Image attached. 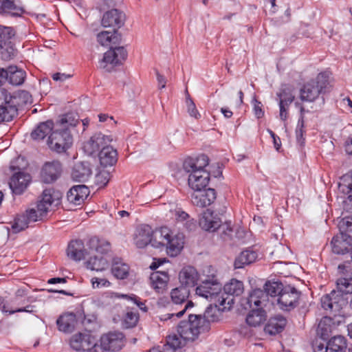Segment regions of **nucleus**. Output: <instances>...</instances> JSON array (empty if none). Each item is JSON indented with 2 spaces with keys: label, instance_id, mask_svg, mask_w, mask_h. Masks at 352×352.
Returning a JSON list of instances; mask_svg holds the SVG:
<instances>
[{
  "label": "nucleus",
  "instance_id": "c03bdc74",
  "mask_svg": "<svg viewBox=\"0 0 352 352\" xmlns=\"http://www.w3.org/2000/svg\"><path fill=\"white\" fill-rule=\"evenodd\" d=\"M85 264L87 269L96 272L104 271L109 265V261L102 256L91 257Z\"/></svg>",
  "mask_w": 352,
  "mask_h": 352
},
{
  "label": "nucleus",
  "instance_id": "b1692460",
  "mask_svg": "<svg viewBox=\"0 0 352 352\" xmlns=\"http://www.w3.org/2000/svg\"><path fill=\"white\" fill-rule=\"evenodd\" d=\"M222 221H199V224L202 230L208 232H212L217 230H221L226 240V237H231L233 230L230 227L229 221H224L223 223H220Z\"/></svg>",
  "mask_w": 352,
  "mask_h": 352
},
{
  "label": "nucleus",
  "instance_id": "49530a36",
  "mask_svg": "<svg viewBox=\"0 0 352 352\" xmlns=\"http://www.w3.org/2000/svg\"><path fill=\"white\" fill-rule=\"evenodd\" d=\"M165 210H168L166 217L172 220H186L189 218L188 213L175 204L165 205Z\"/></svg>",
  "mask_w": 352,
  "mask_h": 352
},
{
  "label": "nucleus",
  "instance_id": "e2e57ef3",
  "mask_svg": "<svg viewBox=\"0 0 352 352\" xmlns=\"http://www.w3.org/2000/svg\"><path fill=\"white\" fill-rule=\"evenodd\" d=\"M92 287L94 289H98L101 287H109L111 283L106 278H100L94 277L91 279Z\"/></svg>",
  "mask_w": 352,
  "mask_h": 352
},
{
  "label": "nucleus",
  "instance_id": "0e129e2a",
  "mask_svg": "<svg viewBox=\"0 0 352 352\" xmlns=\"http://www.w3.org/2000/svg\"><path fill=\"white\" fill-rule=\"evenodd\" d=\"M35 307L34 305H28L24 307L14 308L13 307H10V315L14 314L17 312H27V313H34L35 310L34 309Z\"/></svg>",
  "mask_w": 352,
  "mask_h": 352
},
{
  "label": "nucleus",
  "instance_id": "f3484780",
  "mask_svg": "<svg viewBox=\"0 0 352 352\" xmlns=\"http://www.w3.org/2000/svg\"><path fill=\"white\" fill-rule=\"evenodd\" d=\"M124 335L120 332H110L101 336L100 342L107 351L120 350L124 344Z\"/></svg>",
  "mask_w": 352,
  "mask_h": 352
},
{
  "label": "nucleus",
  "instance_id": "a211bd4d",
  "mask_svg": "<svg viewBox=\"0 0 352 352\" xmlns=\"http://www.w3.org/2000/svg\"><path fill=\"white\" fill-rule=\"evenodd\" d=\"M125 21V14L118 9H111L104 13L102 19V26L111 27L113 30L121 28Z\"/></svg>",
  "mask_w": 352,
  "mask_h": 352
},
{
  "label": "nucleus",
  "instance_id": "bb28decb",
  "mask_svg": "<svg viewBox=\"0 0 352 352\" xmlns=\"http://www.w3.org/2000/svg\"><path fill=\"white\" fill-rule=\"evenodd\" d=\"M92 174L91 164L87 162L76 163L72 170V177L74 180L85 182Z\"/></svg>",
  "mask_w": 352,
  "mask_h": 352
},
{
  "label": "nucleus",
  "instance_id": "2eb2a0df",
  "mask_svg": "<svg viewBox=\"0 0 352 352\" xmlns=\"http://www.w3.org/2000/svg\"><path fill=\"white\" fill-rule=\"evenodd\" d=\"M267 295L261 289L252 290L247 298H243L241 304L245 309H257L266 305Z\"/></svg>",
  "mask_w": 352,
  "mask_h": 352
},
{
  "label": "nucleus",
  "instance_id": "7ed1b4c3",
  "mask_svg": "<svg viewBox=\"0 0 352 352\" xmlns=\"http://www.w3.org/2000/svg\"><path fill=\"white\" fill-rule=\"evenodd\" d=\"M184 246V235L167 226L154 230L153 248H166L167 254L172 257L180 254Z\"/></svg>",
  "mask_w": 352,
  "mask_h": 352
},
{
  "label": "nucleus",
  "instance_id": "8fccbe9b",
  "mask_svg": "<svg viewBox=\"0 0 352 352\" xmlns=\"http://www.w3.org/2000/svg\"><path fill=\"white\" fill-rule=\"evenodd\" d=\"M3 6L2 13H8L12 16H19L25 12L23 7L16 5L13 1L3 0Z\"/></svg>",
  "mask_w": 352,
  "mask_h": 352
},
{
  "label": "nucleus",
  "instance_id": "9b49d317",
  "mask_svg": "<svg viewBox=\"0 0 352 352\" xmlns=\"http://www.w3.org/2000/svg\"><path fill=\"white\" fill-rule=\"evenodd\" d=\"M127 57V52L123 47H111L104 54L100 62V67L106 72H110L116 66L122 64Z\"/></svg>",
  "mask_w": 352,
  "mask_h": 352
},
{
  "label": "nucleus",
  "instance_id": "37998d69",
  "mask_svg": "<svg viewBox=\"0 0 352 352\" xmlns=\"http://www.w3.org/2000/svg\"><path fill=\"white\" fill-rule=\"evenodd\" d=\"M266 320V313L262 307L251 309L246 317V322L250 326L257 327Z\"/></svg>",
  "mask_w": 352,
  "mask_h": 352
},
{
  "label": "nucleus",
  "instance_id": "69168bd1",
  "mask_svg": "<svg viewBox=\"0 0 352 352\" xmlns=\"http://www.w3.org/2000/svg\"><path fill=\"white\" fill-rule=\"evenodd\" d=\"M280 108V118L283 121H285L288 118V111L290 104H285L283 102H278Z\"/></svg>",
  "mask_w": 352,
  "mask_h": 352
},
{
  "label": "nucleus",
  "instance_id": "09e8293b",
  "mask_svg": "<svg viewBox=\"0 0 352 352\" xmlns=\"http://www.w3.org/2000/svg\"><path fill=\"white\" fill-rule=\"evenodd\" d=\"M16 104L3 105L0 107V122H10L17 115Z\"/></svg>",
  "mask_w": 352,
  "mask_h": 352
},
{
  "label": "nucleus",
  "instance_id": "4468645a",
  "mask_svg": "<svg viewBox=\"0 0 352 352\" xmlns=\"http://www.w3.org/2000/svg\"><path fill=\"white\" fill-rule=\"evenodd\" d=\"M62 164L58 160L47 162L43 166L41 171V179L43 183L54 182L60 176Z\"/></svg>",
  "mask_w": 352,
  "mask_h": 352
},
{
  "label": "nucleus",
  "instance_id": "412c9836",
  "mask_svg": "<svg viewBox=\"0 0 352 352\" xmlns=\"http://www.w3.org/2000/svg\"><path fill=\"white\" fill-rule=\"evenodd\" d=\"M216 199V192L214 188L194 192L191 195L192 203L199 207L210 206Z\"/></svg>",
  "mask_w": 352,
  "mask_h": 352
},
{
  "label": "nucleus",
  "instance_id": "0eeeda50",
  "mask_svg": "<svg viewBox=\"0 0 352 352\" xmlns=\"http://www.w3.org/2000/svg\"><path fill=\"white\" fill-rule=\"evenodd\" d=\"M329 85V76L320 72L316 78L312 79L302 86L300 90V98L305 102H314L319 95L325 92Z\"/></svg>",
  "mask_w": 352,
  "mask_h": 352
},
{
  "label": "nucleus",
  "instance_id": "ea45409f",
  "mask_svg": "<svg viewBox=\"0 0 352 352\" xmlns=\"http://www.w3.org/2000/svg\"><path fill=\"white\" fill-rule=\"evenodd\" d=\"M243 282L232 278L224 285L222 294H223L224 297L229 296L232 298L231 296H240L243 292Z\"/></svg>",
  "mask_w": 352,
  "mask_h": 352
},
{
  "label": "nucleus",
  "instance_id": "72a5a7b5",
  "mask_svg": "<svg viewBox=\"0 0 352 352\" xmlns=\"http://www.w3.org/2000/svg\"><path fill=\"white\" fill-rule=\"evenodd\" d=\"M286 323L285 318L281 316H276L269 320L264 329L265 333L270 335H276L284 329Z\"/></svg>",
  "mask_w": 352,
  "mask_h": 352
},
{
  "label": "nucleus",
  "instance_id": "603ef678",
  "mask_svg": "<svg viewBox=\"0 0 352 352\" xmlns=\"http://www.w3.org/2000/svg\"><path fill=\"white\" fill-rule=\"evenodd\" d=\"M112 297L122 298H124L129 301H131L134 304H135L138 307V308L140 310H142L143 312L147 311L148 309H147L146 306L145 305L144 302L141 301L140 298L135 294L127 295V294H120L118 293H114L113 294Z\"/></svg>",
  "mask_w": 352,
  "mask_h": 352
},
{
  "label": "nucleus",
  "instance_id": "3c124183",
  "mask_svg": "<svg viewBox=\"0 0 352 352\" xmlns=\"http://www.w3.org/2000/svg\"><path fill=\"white\" fill-rule=\"evenodd\" d=\"M285 287L280 282H270L268 281L265 284L264 286V292L268 296H271L272 297H279L280 293L283 291Z\"/></svg>",
  "mask_w": 352,
  "mask_h": 352
},
{
  "label": "nucleus",
  "instance_id": "393cba45",
  "mask_svg": "<svg viewBox=\"0 0 352 352\" xmlns=\"http://www.w3.org/2000/svg\"><path fill=\"white\" fill-rule=\"evenodd\" d=\"M179 279L182 286L187 288L192 287L197 284L199 280V274L193 267H184L179 274Z\"/></svg>",
  "mask_w": 352,
  "mask_h": 352
},
{
  "label": "nucleus",
  "instance_id": "cd10ccee",
  "mask_svg": "<svg viewBox=\"0 0 352 352\" xmlns=\"http://www.w3.org/2000/svg\"><path fill=\"white\" fill-rule=\"evenodd\" d=\"M168 280L167 272L155 271L150 276V285L157 292L162 293L166 287Z\"/></svg>",
  "mask_w": 352,
  "mask_h": 352
},
{
  "label": "nucleus",
  "instance_id": "5fc2aeb1",
  "mask_svg": "<svg viewBox=\"0 0 352 352\" xmlns=\"http://www.w3.org/2000/svg\"><path fill=\"white\" fill-rule=\"evenodd\" d=\"M16 98L12 96L8 90L0 87V107L3 105L16 104Z\"/></svg>",
  "mask_w": 352,
  "mask_h": 352
},
{
  "label": "nucleus",
  "instance_id": "5701e85b",
  "mask_svg": "<svg viewBox=\"0 0 352 352\" xmlns=\"http://www.w3.org/2000/svg\"><path fill=\"white\" fill-rule=\"evenodd\" d=\"M95 340V337L90 333H79L72 337L70 346L76 351H86L91 344H94Z\"/></svg>",
  "mask_w": 352,
  "mask_h": 352
},
{
  "label": "nucleus",
  "instance_id": "a878e982",
  "mask_svg": "<svg viewBox=\"0 0 352 352\" xmlns=\"http://www.w3.org/2000/svg\"><path fill=\"white\" fill-rule=\"evenodd\" d=\"M88 254L81 240H73L68 244L67 254L72 260L80 261L84 259Z\"/></svg>",
  "mask_w": 352,
  "mask_h": 352
},
{
  "label": "nucleus",
  "instance_id": "a19ab883",
  "mask_svg": "<svg viewBox=\"0 0 352 352\" xmlns=\"http://www.w3.org/2000/svg\"><path fill=\"white\" fill-rule=\"evenodd\" d=\"M129 266L122 259L114 258L111 266V273L118 279H125L129 274Z\"/></svg>",
  "mask_w": 352,
  "mask_h": 352
},
{
  "label": "nucleus",
  "instance_id": "6ab92c4d",
  "mask_svg": "<svg viewBox=\"0 0 352 352\" xmlns=\"http://www.w3.org/2000/svg\"><path fill=\"white\" fill-rule=\"evenodd\" d=\"M111 141L110 137L104 135L102 133H95L90 140L84 144L85 151L89 155L99 151L104 146H108V143Z\"/></svg>",
  "mask_w": 352,
  "mask_h": 352
},
{
  "label": "nucleus",
  "instance_id": "bf43d9fd",
  "mask_svg": "<svg viewBox=\"0 0 352 352\" xmlns=\"http://www.w3.org/2000/svg\"><path fill=\"white\" fill-rule=\"evenodd\" d=\"M338 227L342 234H344L351 240L352 221H338Z\"/></svg>",
  "mask_w": 352,
  "mask_h": 352
},
{
  "label": "nucleus",
  "instance_id": "e433bc0d",
  "mask_svg": "<svg viewBox=\"0 0 352 352\" xmlns=\"http://www.w3.org/2000/svg\"><path fill=\"white\" fill-rule=\"evenodd\" d=\"M97 41L102 46H108L111 44H119L121 41V35L118 30L103 31L97 34Z\"/></svg>",
  "mask_w": 352,
  "mask_h": 352
},
{
  "label": "nucleus",
  "instance_id": "052dcab7",
  "mask_svg": "<svg viewBox=\"0 0 352 352\" xmlns=\"http://www.w3.org/2000/svg\"><path fill=\"white\" fill-rule=\"evenodd\" d=\"M186 105L188 112L191 117H193L195 119H199L201 117L200 113L197 109L195 104L190 97L189 94H188V96L186 97Z\"/></svg>",
  "mask_w": 352,
  "mask_h": 352
},
{
  "label": "nucleus",
  "instance_id": "774afa93",
  "mask_svg": "<svg viewBox=\"0 0 352 352\" xmlns=\"http://www.w3.org/2000/svg\"><path fill=\"white\" fill-rule=\"evenodd\" d=\"M87 352H107L102 345L98 344L96 340H94V344H91L89 349L86 351Z\"/></svg>",
  "mask_w": 352,
  "mask_h": 352
},
{
  "label": "nucleus",
  "instance_id": "dca6fc26",
  "mask_svg": "<svg viewBox=\"0 0 352 352\" xmlns=\"http://www.w3.org/2000/svg\"><path fill=\"white\" fill-rule=\"evenodd\" d=\"M189 173V186L195 192L205 189L210 181V173L205 169H198Z\"/></svg>",
  "mask_w": 352,
  "mask_h": 352
},
{
  "label": "nucleus",
  "instance_id": "338daca9",
  "mask_svg": "<svg viewBox=\"0 0 352 352\" xmlns=\"http://www.w3.org/2000/svg\"><path fill=\"white\" fill-rule=\"evenodd\" d=\"M314 352H329L327 350V344L321 341L316 340L313 344Z\"/></svg>",
  "mask_w": 352,
  "mask_h": 352
},
{
  "label": "nucleus",
  "instance_id": "473e14b6",
  "mask_svg": "<svg viewBox=\"0 0 352 352\" xmlns=\"http://www.w3.org/2000/svg\"><path fill=\"white\" fill-rule=\"evenodd\" d=\"M351 242V240L349 237L342 234L340 232V234L335 236L331 240L333 252L337 254H344L348 251Z\"/></svg>",
  "mask_w": 352,
  "mask_h": 352
},
{
  "label": "nucleus",
  "instance_id": "9d476101",
  "mask_svg": "<svg viewBox=\"0 0 352 352\" xmlns=\"http://www.w3.org/2000/svg\"><path fill=\"white\" fill-rule=\"evenodd\" d=\"M14 36V31L12 28L0 25V57L3 60H9L15 55Z\"/></svg>",
  "mask_w": 352,
  "mask_h": 352
},
{
  "label": "nucleus",
  "instance_id": "f8f14e48",
  "mask_svg": "<svg viewBox=\"0 0 352 352\" xmlns=\"http://www.w3.org/2000/svg\"><path fill=\"white\" fill-rule=\"evenodd\" d=\"M299 298L300 293L297 289L287 285L277 298V305L280 309L288 311L298 305Z\"/></svg>",
  "mask_w": 352,
  "mask_h": 352
},
{
  "label": "nucleus",
  "instance_id": "a18cd8bd",
  "mask_svg": "<svg viewBox=\"0 0 352 352\" xmlns=\"http://www.w3.org/2000/svg\"><path fill=\"white\" fill-rule=\"evenodd\" d=\"M223 311L224 310L220 309L218 306L214 305V307L210 305L209 307H207L206 309L204 315H198L199 320H205L206 325V330L208 331L210 328V323L211 322H214L218 320L219 319V311Z\"/></svg>",
  "mask_w": 352,
  "mask_h": 352
},
{
  "label": "nucleus",
  "instance_id": "4d7b16f0",
  "mask_svg": "<svg viewBox=\"0 0 352 352\" xmlns=\"http://www.w3.org/2000/svg\"><path fill=\"white\" fill-rule=\"evenodd\" d=\"M111 179V174L109 171L101 170L95 177V184L99 188H103L107 186Z\"/></svg>",
  "mask_w": 352,
  "mask_h": 352
},
{
  "label": "nucleus",
  "instance_id": "423d86ee",
  "mask_svg": "<svg viewBox=\"0 0 352 352\" xmlns=\"http://www.w3.org/2000/svg\"><path fill=\"white\" fill-rule=\"evenodd\" d=\"M60 191L52 188L45 189L42 192L41 200L37 204L36 210L31 208L25 211V220H38V217H43L53 205L56 206L60 204Z\"/></svg>",
  "mask_w": 352,
  "mask_h": 352
},
{
  "label": "nucleus",
  "instance_id": "f03ea898",
  "mask_svg": "<svg viewBox=\"0 0 352 352\" xmlns=\"http://www.w3.org/2000/svg\"><path fill=\"white\" fill-rule=\"evenodd\" d=\"M79 123L78 116L74 113L61 116L55 123V129L48 137L47 144L51 151L65 153L72 146L73 138L70 129Z\"/></svg>",
  "mask_w": 352,
  "mask_h": 352
},
{
  "label": "nucleus",
  "instance_id": "13d9d810",
  "mask_svg": "<svg viewBox=\"0 0 352 352\" xmlns=\"http://www.w3.org/2000/svg\"><path fill=\"white\" fill-rule=\"evenodd\" d=\"M305 133V120H303L302 118H299L296 129V136L297 142L301 146L303 145L305 142V138L303 137Z\"/></svg>",
  "mask_w": 352,
  "mask_h": 352
},
{
  "label": "nucleus",
  "instance_id": "c756f323",
  "mask_svg": "<svg viewBox=\"0 0 352 352\" xmlns=\"http://www.w3.org/2000/svg\"><path fill=\"white\" fill-rule=\"evenodd\" d=\"M100 164L102 166H112L118 161V153L112 146H104L98 153Z\"/></svg>",
  "mask_w": 352,
  "mask_h": 352
},
{
  "label": "nucleus",
  "instance_id": "de8ad7c7",
  "mask_svg": "<svg viewBox=\"0 0 352 352\" xmlns=\"http://www.w3.org/2000/svg\"><path fill=\"white\" fill-rule=\"evenodd\" d=\"M346 349V340L341 336L333 337L327 343V350L329 352H345Z\"/></svg>",
  "mask_w": 352,
  "mask_h": 352
},
{
  "label": "nucleus",
  "instance_id": "680f3d73",
  "mask_svg": "<svg viewBox=\"0 0 352 352\" xmlns=\"http://www.w3.org/2000/svg\"><path fill=\"white\" fill-rule=\"evenodd\" d=\"M11 228H7L8 233L16 234L28 227V221H10Z\"/></svg>",
  "mask_w": 352,
  "mask_h": 352
},
{
  "label": "nucleus",
  "instance_id": "7c9ffc66",
  "mask_svg": "<svg viewBox=\"0 0 352 352\" xmlns=\"http://www.w3.org/2000/svg\"><path fill=\"white\" fill-rule=\"evenodd\" d=\"M54 129L55 124L51 120L41 122L31 133V138L34 140H43L52 133Z\"/></svg>",
  "mask_w": 352,
  "mask_h": 352
},
{
  "label": "nucleus",
  "instance_id": "4be33fe9",
  "mask_svg": "<svg viewBox=\"0 0 352 352\" xmlns=\"http://www.w3.org/2000/svg\"><path fill=\"white\" fill-rule=\"evenodd\" d=\"M89 189L85 185L74 186L67 193V199L70 204L79 206L89 195Z\"/></svg>",
  "mask_w": 352,
  "mask_h": 352
},
{
  "label": "nucleus",
  "instance_id": "aec40b11",
  "mask_svg": "<svg viewBox=\"0 0 352 352\" xmlns=\"http://www.w3.org/2000/svg\"><path fill=\"white\" fill-rule=\"evenodd\" d=\"M31 175L28 173L18 172L10 178L9 186L12 192L16 195L22 194L31 182Z\"/></svg>",
  "mask_w": 352,
  "mask_h": 352
},
{
  "label": "nucleus",
  "instance_id": "ddd939ff",
  "mask_svg": "<svg viewBox=\"0 0 352 352\" xmlns=\"http://www.w3.org/2000/svg\"><path fill=\"white\" fill-rule=\"evenodd\" d=\"M154 230L148 224H142L137 227L133 234L134 244L138 248H144L148 245L153 247Z\"/></svg>",
  "mask_w": 352,
  "mask_h": 352
},
{
  "label": "nucleus",
  "instance_id": "79ce46f5",
  "mask_svg": "<svg viewBox=\"0 0 352 352\" xmlns=\"http://www.w3.org/2000/svg\"><path fill=\"white\" fill-rule=\"evenodd\" d=\"M226 206L219 204L215 207L214 210L206 209L201 213V217L199 220H221V219L226 217Z\"/></svg>",
  "mask_w": 352,
  "mask_h": 352
},
{
  "label": "nucleus",
  "instance_id": "2f4dec72",
  "mask_svg": "<svg viewBox=\"0 0 352 352\" xmlns=\"http://www.w3.org/2000/svg\"><path fill=\"white\" fill-rule=\"evenodd\" d=\"M209 159L206 155H199L196 159L189 157L184 160L183 168L186 172L204 169L208 165Z\"/></svg>",
  "mask_w": 352,
  "mask_h": 352
},
{
  "label": "nucleus",
  "instance_id": "864d4df0",
  "mask_svg": "<svg viewBox=\"0 0 352 352\" xmlns=\"http://www.w3.org/2000/svg\"><path fill=\"white\" fill-rule=\"evenodd\" d=\"M276 96L279 98V102H283L285 104H291L295 99L292 91L288 87L281 89L280 91L276 94Z\"/></svg>",
  "mask_w": 352,
  "mask_h": 352
},
{
  "label": "nucleus",
  "instance_id": "1a4fd4ad",
  "mask_svg": "<svg viewBox=\"0 0 352 352\" xmlns=\"http://www.w3.org/2000/svg\"><path fill=\"white\" fill-rule=\"evenodd\" d=\"M338 190L347 195L342 201V212L340 220H352V170L340 178Z\"/></svg>",
  "mask_w": 352,
  "mask_h": 352
},
{
  "label": "nucleus",
  "instance_id": "39448f33",
  "mask_svg": "<svg viewBox=\"0 0 352 352\" xmlns=\"http://www.w3.org/2000/svg\"><path fill=\"white\" fill-rule=\"evenodd\" d=\"M338 292L332 291L321 298L322 307L336 315L346 305L347 300L343 294H352V277L340 278L337 281Z\"/></svg>",
  "mask_w": 352,
  "mask_h": 352
},
{
  "label": "nucleus",
  "instance_id": "58836bf2",
  "mask_svg": "<svg viewBox=\"0 0 352 352\" xmlns=\"http://www.w3.org/2000/svg\"><path fill=\"white\" fill-rule=\"evenodd\" d=\"M76 322V315L73 313L63 314L60 316L56 321L58 329L63 332L72 331Z\"/></svg>",
  "mask_w": 352,
  "mask_h": 352
},
{
  "label": "nucleus",
  "instance_id": "20e7f679",
  "mask_svg": "<svg viewBox=\"0 0 352 352\" xmlns=\"http://www.w3.org/2000/svg\"><path fill=\"white\" fill-rule=\"evenodd\" d=\"M196 294L203 297L223 310L230 309L233 304V298L224 297L221 284L217 279H204L196 288Z\"/></svg>",
  "mask_w": 352,
  "mask_h": 352
},
{
  "label": "nucleus",
  "instance_id": "c9c22d12",
  "mask_svg": "<svg viewBox=\"0 0 352 352\" xmlns=\"http://www.w3.org/2000/svg\"><path fill=\"white\" fill-rule=\"evenodd\" d=\"M258 257L256 251L252 249H247L243 251L234 261V267L237 269L243 268L245 265H250L254 262Z\"/></svg>",
  "mask_w": 352,
  "mask_h": 352
},
{
  "label": "nucleus",
  "instance_id": "6e6d98bb",
  "mask_svg": "<svg viewBox=\"0 0 352 352\" xmlns=\"http://www.w3.org/2000/svg\"><path fill=\"white\" fill-rule=\"evenodd\" d=\"M139 316L137 313L129 311L124 316L122 325L129 329L135 327L138 321Z\"/></svg>",
  "mask_w": 352,
  "mask_h": 352
},
{
  "label": "nucleus",
  "instance_id": "f257e3e1",
  "mask_svg": "<svg viewBox=\"0 0 352 352\" xmlns=\"http://www.w3.org/2000/svg\"><path fill=\"white\" fill-rule=\"evenodd\" d=\"M206 323L204 320H199L198 315L189 314L188 320L181 321L177 327L178 336H168L164 344L165 352H176L185 341H194L199 335L206 330Z\"/></svg>",
  "mask_w": 352,
  "mask_h": 352
},
{
  "label": "nucleus",
  "instance_id": "c85d7f7f",
  "mask_svg": "<svg viewBox=\"0 0 352 352\" xmlns=\"http://www.w3.org/2000/svg\"><path fill=\"white\" fill-rule=\"evenodd\" d=\"M336 324L331 317L322 318L318 323L317 334L324 341L327 340L336 329Z\"/></svg>",
  "mask_w": 352,
  "mask_h": 352
},
{
  "label": "nucleus",
  "instance_id": "f704fd0d",
  "mask_svg": "<svg viewBox=\"0 0 352 352\" xmlns=\"http://www.w3.org/2000/svg\"><path fill=\"white\" fill-rule=\"evenodd\" d=\"M87 245L89 250H95L101 254H106L111 250L110 243L104 239H99L97 236L91 237L87 241Z\"/></svg>",
  "mask_w": 352,
  "mask_h": 352
},
{
  "label": "nucleus",
  "instance_id": "6e6552de",
  "mask_svg": "<svg viewBox=\"0 0 352 352\" xmlns=\"http://www.w3.org/2000/svg\"><path fill=\"white\" fill-rule=\"evenodd\" d=\"M190 295V290L188 288L180 286L171 290L170 298L173 303L175 305H180L184 307L177 312L168 313L163 316V320H171L173 318H181L189 309L193 307L194 304L191 300H188Z\"/></svg>",
  "mask_w": 352,
  "mask_h": 352
},
{
  "label": "nucleus",
  "instance_id": "4c0bfd02",
  "mask_svg": "<svg viewBox=\"0 0 352 352\" xmlns=\"http://www.w3.org/2000/svg\"><path fill=\"white\" fill-rule=\"evenodd\" d=\"M7 80L12 85H21L23 83L26 74L25 72L15 65H10L7 68Z\"/></svg>",
  "mask_w": 352,
  "mask_h": 352
}]
</instances>
